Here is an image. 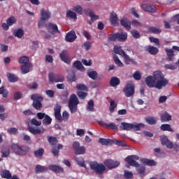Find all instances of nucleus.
Segmentation results:
<instances>
[{
  "label": "nucleus",
  "instance_id": "nucleus-33",
  "mask_svg": "<svg viewBox=\"0 0 179 179\" xmlns=\"http://www.w3.org/2000/svg\"><path fill=\"white\" fill-rule=\"evenodd\" d=\"M145 121L147 124H149V125H156V124H157V120H156V117H145Z\"/></svg>",
  "mask_w": 179,
  "mask_h": 179
},
{
  "label": "nucleus",
  "instance_id": "nucleus-41",
  "mask_svg": "<svg viewBox=\"0 0 179 179\" xmlns=\"http://www.w3.org/2000/svg\"><path fill=\"white\" fill-rule=\"evenodd\" d=\"M128 38V34L124 33V34H120L117 33V40L118 41L124 42Z\"/></svg>",
  "mask_w": 179,
  "mask_h": 179
},
{
  "label": "nucleus",
  "instance_id": "nucleus-12",
  "mask_svg": "<svg viewBox=\"0 0 179 179\" xmlns=\"http://www.w3.org/2000/svg\"><path fill=\"white\" fill-rule=\"evenodd\" d=\"M73 149L76 155H85L86 153V148L83 146L80 147V143L78 141L73 143Z\"/></svg>",
  "mask_w": 179,
  "mask_h": 179
},
{
  "label": "nucleus",
  "instance_id": "nucleus-36",
  "mask_svg": "<svg viewBox=\"0 0 179 179\" xmlns=\"http://www.w3.org/2000/svg\"><path fill=\"white\" fill-rule=\"evenodd\" d=\"M44 148H39L38 150H35L34 152V155L35 157H37L38 159H41L44 155Z\"/></svg>",
  "mask_w": 179,
  "mask_h": 179
},
{
  "label": "nucleus",
  "instance_id": "nucleus-53",
  "mask_svg": "<svg viewBox=\"0 0 179 179\" xmlns=\"http://www.w3.org/2000/svg\"><path fill=\"white\" fill-rule=\"evenodd\" d=\"M52 122V119H51L50 116L46 115L45 117H43V124H44V125H50Z\"/></svg>",
  "mask_w": 179,
  "mask_h": 179
},
{
  "label": "nucleus",
  "instance_id": "nucleus-57",
  "mask_svg": "<svg viewBox=\"0 0 179 179\" xmlns=\"http://www.w3.org/2000/svg\"><path fill=\"white\" fill-rule=\"evenodd\" d=\"M113 141V145H117V146H122L123 148L127 146L125 143L123 141H118V140H112Z\"/></svg>",
  "mask_w": 179,
  "mask_h": 179
},
{
  "label": "nucleus",
  "instance_id": "nucleus-1",
  "mask_svg": "<svg viewBox=\"0 0 179 179\" xmlns=\"http://www.w3.org/2000/svg\"><path fill=\"white\" fill-rule=\"evenodd\" d=\"M155 76L157 81L155 84L156 89L160 90L169 85V80L164 78V75L162 71H155Z\"/></svg>",
  "mask_w": 179,
  "mask_h": 179
},
{
  "label": "nucleus",
  "instance_id": "nucleus-3",
  "mask_svg": "<svg viewBox=\"0 0 179 179\" xmlns=\"http://www.w3.org/2000/svg\"><path fill=\"white\" fill-rule=\"evenodd\" d=\"M55 117L58 121H64L66 122L69 120V113L67 111H64L62 116L61 115V105L57 103L54 108Z\"/></svg>",
  "mask_w": 179,
  "mask_h": 179
},
{
  "label": "nucleus",
  "instance_id": "nucleus-43",
  "mask_svg": "<svg viewBox=\"0 0 179 179\" xmlns=\"http://www.w3.org/2000/svg\"><path fill=\"white\" fill-rule=\"evenodd\" d=\"M66 17H70V19H73V20L75 22H76V20H78V17L76 15V13L71 11V10H69L66 13Z\"/></svg>",
  "mask_w": 179,
  "mask_h": 179
},
{
  "label": "nucleus",
  "instance_id": "nucleus-60",
  "mask_svg": "<svg viewBox=\"0 0 179 179\" xmlns=\"http://www.w3.org/2000/svg\"><path fill=\"white\" fill-rule=\"evenodd\" d=\"M6 22L8 26H12V24H15V23H16V20L15 19V17H10Z\"/></svg>",
  "mask_w": 179,
  "mask_h": 179
},
{
  "label": "nucleus",
  "instance_id": "nucleus-5",
  "mask_svg": "<svg viewBox=\"0 0 179 179\" xmlns=\"http://www.w3.org/2000/svg\"><path fill=\"white\" fill-rule=\"evenodd\" d=\"M31 100L34 101L32 103L34 108L38 110V111H41L43 108V103H41V101L44 100V98L39 94H33L31 96Z\"/></svg>",
  "mask_w": 179,
  "mask_h": 179
},
{
  "label": "nucleus",
  "instance_id": "nucleus-7",
  "mask_svg": "<svg viewBox=\"0 0 179 179\" xmlns=\"http://www.w3.org/2000/svg\"><path fill=\"white\" fill-rule=\"evenodd\" d=\"M78 104H79L78 96L75 94H72L69 100V108L71 114L78 111Z\"/></svg>",
  "mask_w": 179,
  "mask_h": 179
},
{
  "label": "nucleus",
  "instance_id": "nucleus-56",
  "mask_svg": "<svg viewBox=\"0 0 179 179\" xmlns=\"http://www.w3.org/2000/svg\"><path fill=\"white\" fill-rule=\"evenodd\" d=\"M115 40H118L117 33L108 35V41H115Z\"/></svg>",
  "mask_w": 179,
  "mask_h": 179
},
{
  "label": "nucleus",
  "instance_id": "nucleus-44",
  "mask_svg": "<svg viewBox=\"0 0 179 179\" xmlns=\"http://www.w3.org/2000/svg\"><path fill=\"white\" fill-rule=\"evenodd\" d=\"M72 10L76 12L78 15H83V8L82 6L77 5L73 7Z\"/></svg>",
  "mask_w": 179,
  "mask_h": 179
},
{
  "label": "nucleus",
  "instance_id": "nucleus-49",
  "mask_svg": "<svg viewBox=\"0 0 179 179\" xmlns=\"http://www.w3.org/2000/svg\"><path fill=\"white\" fill-rule=\"evenodd\" d=\"M30 61V59L29 58V57L27 56H23L19 60H18V62L19 64H29V62Z\"/></svg>",
  "mask_w": 179,
  "mask_h": 179
},
{
  "label": "nucleus",
  "instance_id": "nucleus-17",
  "mask_svg": "<svg viewBox=\"0 0 179 179\" xmlns=\"http://www.w3.org/2000/svg\"><path fill=\"white\" fill-rule=\"evenodd\" d=\"M141 7L145 12H150V13H155L156 12V6L153 5L144 3Z\"/></svg>",
  "mask_w": 179,
  "mask_h": 179
},
{
  "label": "nucleus",
  "instance_id": "nucleus-22",
  "mask_svg": "<svg viewBox=\"0 0 179 179\" xmlns=\"http://www.w3.org/2000/svg\"><path fill=\"white\" fill-rule=\"evenodd\" d=\"M33 65L30 63H27L24 65L21 66V72L23 75H26V73H29L30 72V68H31Z\"/></svg>",
  "mask_w": 179,
  "mask_h": 179
},
{
  "label": "nucleus",
  "instance_id": "nucleus-8",
  "mask_svg": "<svg viewBox=\"0 0 179 179\" xmlns=\"http://www.w3.org/2000/svg\"><path fill=\"white\" fill-rule=\"evenodd\" d=\"M90 167L96 174H103L106 171V166L103 164H99L96 161L90 162Z\"/></svg>",
  "mask_w": 179,
  "mask_h": 179
},
{
  "label": "nucleus",
  "instance_id": "nucleus-34",
  "mask_svg": "<svg viewBox=\"0 0 179 179\" xmlns=\"http://www.w3.org/2000/svg\"><path fill=\"white\" fill-rule=\"evenodd\" d=\"M73 66L74 68H76L79 71H81L82 72L85 71V67L82 64V62L80 61H76L73 64Z\"/></svg>",
  "mask_w": 179,
  "mask_h": 179
},
{
  "label": "nucleus",
  "instance_id": "nucleus-31",
  "mask_svg": "<svg viewBox=\"0 0 179 179\" xmlns=\"http://www.w3.org/2000/svg\"><path fill=\"white\" fill-rule=\"evenodd\" d=\"M120 83V78L117 77H113L110 80V86H111L112 87H115L118 86Z\"/></svg>",
  "mask_w": 179,
  "mask_h": 179
},
{
  "label": "nucleus",
  "instance_id": "nucleus-21",
  "mask_svg": "<svg viewBox=\"0 0 179 179\" xmlns=\"http://www.w3.org/2000/svg\"><path fill=\"white\" fill-rule=\"evenodd\" d=\"M51 17V13L50 11L45 10L44 9L41 10V20H48Z\"/></svg>",
  "mask_w": 179,
  "mask_h": 179
},
{
  "label": "nucleus",
  "instance_id": "nucleus-4",
  "mask_svg": "<svg viewBox=\"0 0 179 179\" xmlns=\"http://www.w3.org/2000/svg\"><path fill=\"white\" fill-rule=\"evenodd\" d=\"M143 127V124L122 122L120 128L122 131H141V128Z\"/></svg>",
  "mask_w": 179,
  "mask_h": 179
},
{
  "label": "nucleus",
  "instance_id": "nucleus-25",
  "mask_svg": "<svg viewBox=\"0 0 179 179\" xmlns=\"http://www.w3.org/2000/svg\"><path fill=\"white\" fill-rule=\"evenodd\" d=\"M47 171H48V167L46 166L37 165L35 168V172L36 174H38V173H47Z\"/></svg>",
  "mask_w": 179,
  "mask_h": 179
},
{
  "label": "nucleus",
  "instance_id": "nucleus-45",
  "mask_svg": "<svg viewBox=\"0 0 179 179\" xmlns=\"http://www.w3.org/2000/svg\"><path fill=\"white\" fill-rule=\"evenodd\" d=\"M143 163L144 164H145L146 166H156V164H157V162H156V161L153 160V159H144L143 161Z\"/></svg>",
  "mask_w": 179,
  "mask_h": 179
},
{
  "label": "nucleus",
  "instance_id": "nucleus-37",
  "mask_svg": "<svg viewBox=\"0 0 179 179\" xmlns=\"http://www.w3.org/2000/svg\"><path fill=\"white\" fill-rule=\"evenodd\" d=\"M88 16L90 17H91V21L88 22L89 24H92V23H93V22H96V20H98V19H99V15H95L93 11H90L88 13Z\"/></svg>",
  "mask_w": 179,
  "mask_h": 179
},
{
  "label": "nucleus",
  "instance_id": "nucleus-50",
  "mask_svg": "<svg viewBox=\"0 0 179 179\" xmlns=\"http://www.w3.org/2000/svg\"><path fill=\"white\" fill-rule=\"evenodd\" d=\"M76 161L78 166H80V167H84V169H86V164H85V160L83 159V158L78 157L76 159Z\"/></svg>",
  "mask_w": 179,
  "mask_h": 179
},
{
  "label": "nucleus",
  "instance_id": "nucleus-11",
  "mask_svg": "<svg viewBox=\"0 0 179 179\" xmlns=\"http://www.w3.org/2000/svg\"><path fill=\"white\" fill-rule=\"evenodd\" d=\"M49 80L52 83H58L59 82H64L65 80V78L64 76L61 74H55L54 73H50L48 75Z\"/></svg>",
  "mask_w": 179,
  "mask_h": 179
},
{
  "label": "nucleus",
  "instance_id": "nucleus-59",
  "mask_svg": "<svg viewBox=\"0 0 179 179\" xmlns=\"http://www.w3.org/2000/svg\"><path fill=\"white\" fill-rule=\"evenodd\" d=\"M31 125H35V127H40L41 125V122L36 120L35 118H33L30 120Z\"/></svg>",
  "mask_w": 179,
  "mask_h": 179
},
{
  "label": "nucleus",
  "instance_id": "nucleus-20",
  "mask_svg": "<svg viewBox=\"0 0 179 179\" xmlns=\"http://www.w3.org/2000/svg\"><path fill=\"white\" fill-rule=\"evenodd\" d=\"M145 51L149 52L151 55H157L159 52V49L155 46L148 45L145 47Z\"/></svg>",
  "mask_w": 179,
  "mask_h": 179
},
{
  "label": "nucleus",
  "instance_id": "nucleus-54",
  "mask_svg": "<svg viewBox=\"0 0 179 179\" xmlns=\"http://www.w3.org/2000/svg\"><path fill=\"white\" fill-rule=\"evenodd\" d=\"M77 95L81 100H85L86 97H87V92H84L82 91H79L77 92Z\"/></svg>",
  "mask_w": 179,
  "mask_h": 179
},
{
  "label": "nucleus",
  "instance_id": "nucleus-10",
  "mask_svg": "<svg viewBox=\"0 0 179 179\" xmlns=\"http://www.w3.org/2000/svg\"><path fill=\"white\" fill-rule=\"evenodd\" d=\"M136 160H139V156L138 155H129L127 156L124 162L126 163H128L129 166H131V167H139L140 164L136 162Z\"/></svg>",
  "mask_w": 179,
  "mask_h": 179
},
{
  "label": "nucleus",
  "instance_id": "nucleus-30",
  "mask_svg": "<svg viewBox=\"0 0 179 179\" xmlns=\"http://www.w3.org/2000/svg\"><path fill=\"white\" fill-rule=\"evenodd\" d=\"M99 143H101V145H105V146H108V145H113V140L110 139V138H101L99 140Z\"/></svg>",
  "mask_w": 179,
  "mask_h": 179
},
{
  "label": "nucleus",
  "instance_id": "nucleus-16",
  "mask_svg": "<svg viewBox=\"0 0 179 179\" xmlns=\"http://www.w3.org/2000/svg\"><path fill=\"white\" fill-rule=\"evenodd\" d=\"M77 38L76 34L75 31H71L66 34L65 36V40L67 43H73L75 40Z\"/></svg>",
  "mask_w": 179,
  "mask_h": 179
},
{
  "label": "nucleus",
  "instance_id": "nucleus-48",
  "mask_svg": "<svg viewBox=\"0 0 179 179\" xmlns=\"http://www.w3.org/2000/svg\"><path fill=\"white\" fill-rule=\"evenodd\" d=\"M87 76H89V78H90V79H92L93 80H96L98 76L97 71H89L87 73Z\"/></svg>",
  "mask_w": 179,
  "mask_h": 179
},
{
  "label": "nucleus",
  "instance_id": "nucleus-27",
  "mask_svg": "<svg viewBox=\"0 0 179 179\" xmlns=\"http://www.w3.org/2000/svg\"><path fill=\"white\" fill-rule=\"evenodd\" d=\"M120 24L123 26V27H125V29L127 30H130L131 29V22H129V20H128L127 18L122 19L120 20Z\"/></svg>",
  "mask_w": 179,
  "mask_h": 179
},
{
  "label": "nucleus",
  "instance_id": "nucleus-47",
  "mask_svg": "<svg viewBox=\"0 0 179 179\" xmlns=\"http://www.w3.org/2000/svg\"><path fill=\"white\" fill-rule=\"evenodd\" d=\"M113 59L115 61V64L119 66V68H122L124 66V64L120 60V58H118V56L117 55H113Z\"/></svg>",
  "mask_w": 179,
  "mask_h": 179
},
{
  "label": "nucleus",
  "instance_id": "nucleus-9",
  "mask_svg": "<svg viewBox=\"0 0 179 179\" xmlns=\"http://www.w3.org/2000/svg\"><path fill=\"white\" fill-rule=\"evenodd\" d=\"M126 97H131L135 94V85L132 81H128L125 87L123 89Z\"/></svg>",
  "mask_w": 179,
  "mask_h": 179
},
{
  "label": "nucleus",
  "instance_id": "nucleus-35",
  "mask_svg": "<svg viewBox=\"0 0 179 179\" xmlns=\"http://www.w3.org/2000/svg\"><path fill=\"white\" fill-rule=\"evenodd\" d=\"M1 178L10 179L12 178V173L8 170H3L1 173Z\"/></svg>",
  "mask_w": 179,
  "mask_h": 179
},
{
  "label": "nucleus",
  "instance_id": "nucleus-58",
  "mask_svg": "<svg viewBox=\"0 0 179 179\" xmlns=\"http://www.w3.org/2000/svg\"><path fill=\"white\" fill-rule=\"evenodd\" d=\"M106 128H108L109 129H113L115 131H117L118 129V127L115 125V123L111 122L110 124H106Z\"/></svg>",
  "mask_w": 179,
  "mask_h": 179
},
{
  "label": "nucleus",
  "instance_id": "nucleus-51",
  "mask_svg": "<svg viewBox=\"0 0 179 179\" xmlns=\"http://www.w3.org/2000/svg\"><path fill=\"white\" fill-rule=\"evenodd\" d=\"M131 34L134 38H141V33L136 29H132L131 31Z\"/></svg>",
  "mask_w": 179,
  "mask_h": 179
},
{
  "label": "nucleus",
  "instance_id": "nucleus-15",
  "mask_svg": "<svg viewBox=\"0 0 179 179\" xmlns=\"http://www.w3.org/2000/svg\"><path fill=\"white\" fill-rule=\"evenodd\" d=\"M59 57L63 62L65 64H71V58L69 57V52L68 50H62V52L59 54Z\"/></svg>",
  "mask_w": 179,
  "mask_h": 179
},
{
  "label": "nucleus",
  "instance_id": "nucleus-14",
  "mask_svg": "<svg viewBox=\"0 0 179 179\" xmlns=\"http://www.w3.org/2000/svg\"><path fill=\"white\" fill-rule=\"evenodd\" d=\"M156 83L155 72L153 73V76H150L145 78V83L148 87H156Z\"/></svg>",
  "mask_w": 179,
  "mask_h": 179
},
{
  "label": "nucleus",
  "instance_id": "nucleus-61",
  "mask_svg": "<svg viewBox=\"0 0 179 179\" xmlns=\"http://www.w3.org/2000/svg\"><path fill=\"white\" fill-rule=\"evenodd\" d=\"M115 108H117V104L114 101V100L110 101V113H113L114 110H115Z\"/></svg>",
  "mask_w": 179,
  "mask_h": 179
},
{
  "label": "nucleus",
  "instance_id": "nucleus-2",
  "mask_svg": "<svg viewBox=\"0 0 179 179\" xmlns=\"http://www.w3.org/2000/svg\"><path fill=\"white\" fill-rule=\"evenodd\" d=\"M114 52L115 54L120 55V57H123L126 65H129L131 62L134 65L136 64V62H135V59H131V57L128 56V55H127V53H125L124 50H122V48H121V46H115Z\"/></svg>",
  "mask_w": 179,
  "mask_h": 179
},
{
  "label": "nucleus",
  "instance_id": "nucleus-19",
  "mask_svg": "<svg viewBox=\"0 0 179 179\" xmlns=\"http://www.w3.org/2000/svg\"><path fill=\"white\" fill-rule=\"evenodd\" d=\"M161 143L162 145H163L164 146H166V148H168V149H173V143H171V141H170L169 140V138H167V137L164 136L161 138Z\"/></svg>",
  "mask_w": 179,
  "mask_h": 179
},
{
  "label": "nucleus",
  "instance_id": "nucleus-23",
  "mask_svg": "<svg viewBox=\"0 0 179 179\" xmlns=\"http://www.w3.org/2000/svg\"><path fill=\"white\" fill-rule=\"evenodd\" d=\"M48 30H52L51 34H54V33H61L59 31V30H58V26H57V24H52V23H49L48 24Z\"/></svg>",
  "mask_w": 179,
  "mask_h": 179
},
{
  "label": "nucleus",
  "instance_id": "nucleus-6",
  "mask_svg": "<svg viewBox=\"0 0 179 179\" xmlns=\"http://www.w3.org/2000/svg\"><path fill=\"white\" fill-rule=\"evenodd\" d=\"M11 150L20 156H26L27 152L30 151V148L27 145L20 146L17 144H12Z\"/></svg>",
  "mask_w": 179,
  "mask_h": 179
},
{
  "label": "nucleus",
  "instance_id": "nucleus-38",
  "mask_svg": "<svg viewBox=\"0 0 179 179\" xmlns=\"http://www.w3.org/2000/svg\"><path fill=\"white\" fill-rule=\"evenodd\" d=\"M28 131L33 135H40L41 134V129L38 128H34L33 127H28Z\"/></svg>",
  "mask_w": 179,
  "mask_h": 179
},
{
  "label": "nucleus",
  "instance_id": "nucleus-18",
  "mask_svg": "<svg viewBox=\"0 0 179 179\" xmlns=\"http://www.w3.org/2000/svg\"><path fill=\"white\" fill-rule=\"evenodd\" d=\"M48 169L50 170V171H53V173H56L57 174L64 173V168L58 165L50 164L48 166Z\"/></svg>",
  "mask_w": 179,
  "mask_h": 179
},
{
  "label": "nucleus",
  "instance_id": "nucleus-62",
  "mask_svg": "<svg viewBox=\"0 0 179 179\" xmlns=\"http://www.w3.org/2000/svg\"><path fill=\"white\" fill-rule=\"evenodd\" d=\"M134 178V174L132 172H129L128 171H124V178L126 179H131Z\"/></svg>",
  "mask_w": 179,
  "mask_h": 179
},
{
  "label": "nucleus",
  "instance_id": "nucleus-13",
  "mask_svg": "<svg viewBox=\"0 0 179 179\" xmlns=\"http://www.w3.org/2000/svg\"><path fill=\"white\" fill-rule=\"evenodd\" d=\"M104 164L107 169L111 170L112 169H117L120 166V162L114 161L113 159H106L104 161Z\"/></svg>",
  "mask_w": 179,
  "mask_h": 179
},
{
  "label": "nucleus",
  "instance_id": "nucleus-29",
  "mask_svg": "<svg viewBox=\"0 0 179 179\" xmlns=\"http://www.w3.org/2000/svg\"><path fill=\"white\" fill-rule=\"evenodd\" d=\"M160 120L162 122H167L169 121H171V115L165 112L161 115Z\"/></svg>",
  "mask_w": 179,
  "mask_h": 179
},
{
  "label": "nucleus",
  "instance_id": "nucleus-32",
  "mask_svg": "<svg viewBox=\"0 0 179 179\" xmlns=\"http://www.w3.org/2000/svg\"><path fill=\"white\" fill-rule=\"evenodd\" d=\"M165 52H166L169 61H173L174 59V50L173 49L165 48Z\"/></svg>",
  "mask_w": 179,
  "mask_h": 179
},
{
  "label": "nucleus",
  "instance_id": "nucleus-42",
  "mask_svg": "<svg viewBox=\"0 0 179 179\" xmlns=\"http://www.w3.org/2000/svg\"><path fill=\"white\" fill-rule=\"evenodd\" d=\"M86 110L87 111H94V101L93 99L88 101Z\"/></svg>",
  "mask_w": 179,
  "mask_h": 179
},
{
  "label": "nucleus",
  "instance_id": "nucleus-39",
  "mask_svg": "<svg viewBox=\"0 0 179 179\" xmlns=\"http://www.w3.org/2000/svg\"><path fill=\"white\" fill-rule=\"evenodd\" d=\"M7 78H8L9 82H11V83L17 82V80H19V78H17V76H16V75L12 74L10 73H7Z\"/></svg>",
  "mask_w": 179,
  "mask_h": 179
},
{
  "label": "nucleus",
  "instance_id": "nucleus-52",
  "mask_svg": "<svg viewBox=\"0 0 179 179\" xmlns=\"http://www.w3.org/2000/svg\"><path fill=\"white\" fill-rule=\"evenodd\" d=\"M48 142L52 146H55V145H57V143H58V140L57 139V137L49 136Z\"/></svg>",
  "mask_w": 179,
  "mask_h": 179
},
{
  "label": "nucleus",
  "instance_id": "nucleus-26",
  "mask_svg": "<svg viewBox=\"0 0 179 179\" xmlns=\"http://www.w3.org/2000/svg\"><path fill=\"white\" fill-rule=\"evenodd\" d=\"M13 36H15V37H17V38H22V37L24 36V31L22 28L15 29L13 31Z\"/></svg>",
  "mask_w": 179,
  "mask_h": 179
},
{
  "label": "nucleus",
  "instance_id": "nucleus-40",
  "mask_svg": "<svg viewBox=\"0 0 179 179\" xmlns=\"http://www.w3.org/2000/svg\"><path fill=\"white\" fill-rule=\"evenodd\" d=\"M161 131H168L169 132H174V130L171 129V125L169 124H164L160 127Z\"/></svg>",
  "mask_w": 179,
  "mask_h": 179
},
{
  "label": "nucleus",
  "instance_id": "nucleus-28",
  "mask_svg": "<svg viewBox=\"0 0 179 179\" xmlns=\"http://www.w3.org/2000/svg\"><path fill=\"white\" fill-rule=\"evenodd\" d=\"M110 22L111 24H117L118 22V15L115 12H112L110 16Z\"/></svg>",
  "mask_w": 179,
  "mask_h": 179
},
{
  "label": "nucleus",
  "instance_id": "nucleus-64",
  "mask_svg": "<svg viewBox=\"0 0 179 179\" xmlns=\"http://www.w3.org/2000/svg\"><path fill=\"white\" fill-rule=\"evenodd\" d=\"M8 134H11L13 135H16V134H17L18 130L17 129L15 128V127H12L8 129Z\"/></svg>",
  "mask_w": 179,
  "mask_h": 179
},
{
  "label": "nucleus",
  "instance_id": "nucleus-46",
  "mask_svg": "<svg viewBox=\"0 0 179 179\" xmlns=\"http://www.w3.org/2000/svg\"><path fill=\"white\" fill-rule=\"evenodd\" d=\"M77 90H82L83 92H89V87L85 84H78L76 85Z\"/></svg>",
  "mask_w": 179,
  "mask_h": 179
},
{
  "label": "nucleus",
  "instance_id": "nucleus-63",
  "mask_svg": "<svg viewBox=\"0 0 179 179\" xmlns=\"http://www.w3.org/2000/svg\"><path fill=\"white\" fill-rule=\"evenodd\" d=\"M45 93L47 96H48V97H50V99H52V97H54V95L55 94V91L48 90H46Z\"/></svg>",
  "mask_w": 179,
  "mask_h": 179
},
{
  "label": "nucleus",
  "instance_id": "nucleus-55",
  "mask_svg": "<svg viewBox=\"0 0 179 179\" xmlns=\"http://www.w3.org/2000/svg\"><path fill=\"white\" fill-rule=\"evenodd\" d=\"M67 80L69 82H76V76L75 73H72L68 75Z\"/></svg>",
  "mask_w": 179,
  "mask_h": 179
},
{
  "label": "nucleus",
  "instance_id": "nucleus-24",
  "mask_svg": "<svg viewBox=\"0 0 179 179\" xmlns=\"http://www.w3.org/2000/svg\"><path fill=\"white\" fill-rule=\"evenodd\" d=\"M147 33H150L151 34H160V33H162V29L156 27H150L148 29Z\"/></svg>",
  "mask_w": 179,
  "mask_h": 179
}]
</instances>
